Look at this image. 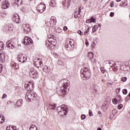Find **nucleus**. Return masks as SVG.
<instances>
[{
  "mask_svg": "<svg viewBox=\"0 0 130 130\" xmlns=\"http://www.w3.org/2000/svg\"><path fill=\"white\" fill-rule=\"evenodd\" d=\"M48 38L49 40L46 41L45 45L50 49H53L56 45V38L53 35L48 36Z\"/></svg>",
  "mask_w": 130,
  "mask_h": 130,
  "instance_id": "obj_1",
  "label": "nucleus"
},
{
  "mask_svg": "<svg viewBox=\"0 0 130 130\" xmlns=\"http://www.w3.org/2000/svg\"><path fill=\"white\" fill-rule=\"evenodd\" d=\"M81 78H83V80L90 79L91 77V71L89 68L84 67L81 69Z\"/></svg>",
  "mask_w": 130,
  "mask_h": 130,
  "instance_id": "obj_2",
  "label": "nucleus"
},
{
  "mask_svg": "<svg viewBox=\"0 0 130 130\" xmlns=\"http://www.w3.org/2000/svg\"><path fill=\"white\" fill-rule=\"evenodd\" d=\"M63 84V89H61L62 95L66 96L68 94L69 91V86H70V81L68 80L63 79L61 81Z\"/></svg>",
  "mask_w": 130,
  "mask_h": 130,
  "instance_id": "obj_3",
  "label": "nucleus"
},
{
  "mask_svg": "<svg viewBox=\"0 0 130 130\" xmlns=\"http://www.w3.org/2000/svg\"><path fill=\"white\" fill-rule=\"evenodd\" d=\"M36 96L37 94L34 91H28L26 92L25 99L28 102H30L31 100H34V98H36Z\"/></svg>",
  "mask_w": 130,
  "mask_h": 130,
  "instance_id": "obj_4",
  "label": "nucleus"
},
{
  "mask_svg": "<svg viewBox=\"0 0 130 130\" xmlns=\"http://www.w3.org/2000/svg\"><path fill=\"white\" fill-rule=\"evenodd\" d=\"M114 68L116 70H121L122 71H126V65L120 62L118 65L117 63L114 64Z\"/></svg>",
  "mask_w": 130,
  "mask_h": 130,
  "instance_id": "obj_5",
  "label": "nucleus"
},
{
  "mask_svg": "<svg viewBox=\"0 0 130 130\" xmlns=\"http://www.w3.org/2000/svg\"><path fill=\"white\" fill-rule=\"evenodd\" d=\"M29 76L32 79H37L38 78V72L34 69L32 68L29 71Z\"/></svg>",
  "mask_w": 130,
  "mask_h": 130,
  "instance_id": "obj_6",
  "label": "nucleus"
},
{
  "mask_svg": "<svg viewBox=\"0 0 130 130\" xmlns=\"http://www.w3.org/2000/svg\"><path fill=\"white\" fill-rule=\"evenodd\" d=\"M17 59L18 61L23 63L25 62V61H27V57L26 56V55L20 53L18 54L17 56Z\"/></svg>",
  "mask_w": 130,
  "mask_h": 130,
  "instance_id": "obj_7",
  "label": "nucleus"
},
{
  "mask_svg": "<svg viewBox=\"0 0 130 130\" xmlns=\"http://www.w3.org/2000/svg\"><path fill=\"white\" fill-rule=\"evenodd\" d=\"M34 66L37 67V68L43 67V63H42V61H41V59L38 58H36L34 60Z\"/></svg>",
  "mask_w": 130,
  "mask_h": 130,
  "instance_id": "obj_8",
  "label": "nucleus"
},
{
  "mask_svg": "<svg viewBox=\"0 0 130 130\" xmlns=\"http://www.w3.org/2000/svg\"><path fill=\"white\" fill-rule=\"evenodd\" d=\"M24 87L27 91H32L33 88H34V83L32 81H29L28 84L24 85Z\"/></svg>",
  "mask_w": 130,
  "mask_h": 130,
  "instance_id": "obj_9",
  "label": "nucleus"
},
{
  "mask_svg": "<svg viewBox=\"0 0 130 130\" xmlns=\"http://www.w3.org/2000/svg\"><path fill=\"white\" fill-rule=\"evenodd\" d=\"M57 111H60V112H69V109L68 107L64 105H62V106H60L57 108Z\"/></svg>",
  "mask_w": 130,
  "mask_h": 130,
  "instance_id": "obj_10",
  "label": "nucleus"
},
{
  "mask_svg": "<svg viewBox=\"0 0 130 130\" xmlns=\"http://www.w3.org/2000/svg\"><path fill=\"white\" fill-rule=\"evenodd\" d=\"M45 9H46L45 5L41 3L37 8V11L39 12V13H43V12L45 11Z\"/></svg>",
  "mask_w": 130,
  "mask_h": 130,
  "instance_id": "obj_11",
  "label": "nucleus"
},
{
  "mask_svg": "<svg viewBox=\"0 0 130 130\" xmlns=\"http://www.w3.org/2000/svg\"><path fill=\"white\" fill-rule=\"evenodd\" d=\"M23 44L24 45H30V44H33V41H32V39L26 37L24 38Z\"/></svg>",
  "mask_w": 130,
  "mask_h": 130,
  "instance_id": "obj_12",
  "label": "nucleus"
},
{
  "mask_svg": "<svg viewBox=\"0 0 130 130\" xmlns=\"http://www.w3.org/2000/svg\"><path fill=\"white\" fill-rule=\"evenodd\" d=\"M56 22V20H55V17L52 16L50 18V23H49L48 22H45V25L46 26H47V27H49L50 25H55V23Z\"/></svg>",
  "mask_w": 130,
  "mask_h": 130,
  "instance_id": "obj_13",
  "label": "nucleus"
},
{
  "mask_svg": "<svg viewBox=\"0 0 130 130\" xmlns=\"http://www.w3.org/2000/svg\"><path fill=\"white\" fill-rule=\"evenodd\" d=\"M21 5H23V0H15L14 2L12 3V6L15 8H18Z\"/></svg>",
  "mask_w": 130,
  "mask_h": 130,
  "instance_id": "obj_14",
  "label": "nucleus"
},
{
  "mask_svg": "<svg viewBox=\"0 0 130 130\" xmlns=\"http://www.w3.org/2000/svg\"><path fill=\"white\" fill-rule=\"evenodd\" d=\"M10 7V3H9V1H5L2 3V9L3 10H6V9H8Z\"/></svg>",
  "mask_w": 130,
  "mask_h": 130,
  "instance_id": "obj_15",
  "label": "nucleus"
},
{
  "mask_svg": "<svg viewBox=\"0 0 130 130\" xmlns=\"http://www.w3.org/2000/svg\"><path fill=\"white\" fill-rule=\"evenodd\" d=\"M88 57L92 62H93L94 63L96 62V60L95 59V58H94V53L92 52H89L88 53Z\"/></svg>",
  "mask_w": 130,
  "mask_h": 130,
  "instance_id": "obj_16",
  "label": "nucleus"
},
{
  "mask_svg": "<svg viewBox=\"0 0 130 130\" xmlns=\"http://www.w3.org/2000/svg\"><path fill=\"white\" fill-rule=\"evenodd\" d=\"M13 20V21H15L17 24H19V23L21 22L20 16H19V15H18V14H14Z\"/></svg>",
  "mask_w": 130,
  "mask_h": 130,
  "instance_id": "obj_17",
  "label": "nucleus"
},
{
  "mask_svg": "<svg viewBox=\"0 0 130 130\" xmlns=\"http://www.w3.org/2000/svg\"><path fill=\"white\" fill-rule=\"evenodd\" d=\"M23 28L25 33H28V32H30V30H31V28H30V25H29V24L23 25Z\"/></svg>",
  "mask_w": 130,
  "mask_h": 130,
  "instance_id": "obj_18",
  "label": "nucleus"
},
{
  "mask_svg": "<svg viewBox=\"0 0 130 130\" xmlns=\"http://www.w3.org/2000/svg\"><path fill=\"white\" fill-rule=\"evenodd\" d=\"M70 3H71L70 0H64L62 3L63 7L64 8H66L67 9H68V8L70 7Z\"/></svg>",
  "mask_w": 130,
  "mask_h": 130,
  "instance_id": "obj_19",
  "label": "nucleus"
},
{
  "mask_svg": "<svg viewBox=\"0 0 130 130\" xmlns=\"http://www.w3.org/2000/svg\"><path fill=\"white\" fill-rule=\"evenodd\" d=\"M5 60H6V55L4 52H2L0 53V61L4 62Z\"/></svg>",
  "mask_w": 130,
  "mask_h": 130,
  "instance_id": "obj_20",
  "label": "nucleus"
},
{
  "mask_svg": "<svg viewBox=\"0 0 130 130\" xmlns=\"http://www.w3.org/2000/svg\"><path fill=\"white\" fill-rule=\"evenodd\" d=\"M6 46L9 48H11V49L15 48V45H14V44L12 43V41H8V42H7Z\"/></svg>",
  "mask_w": 130,
  "mask_h": 130,
  "instance_id": "obj_21",
  "label": "nucleus"
},
{
  "mask_svg": "<svg viewBox=\"0 0 130 130\" xmlns=\"http://www.w3.org/2000/svg\"><path fill=\"white\" fill-rule=\"evenodd\" d=\"M86 24H89L90 23H96V18H94V17H91L90 19L86 20Z\"/></svg>",
  "mask_w": 130,
  "mask_h": 130,
  "instance_id": "obj_22",
  "label": "nucleus"
},
{
  "mask_svg": "<svg viewBox=\"0 0 130 130\" xmlns=\"http://www.w3.org/2000/svg\"><path fill=\"white\" fill-rule=\"evenodd\" d=\"M58 114L61 117H63L64 115H68V113H69V112L65 111L64 112H60L59 111H57Z\"/></svg>",
  "mask_w": 130,
  "mask_h": 130,
  "instance_id": "obj_23",
  "label": "nucleus"
},
{
  "mask_svg": "<svg viewBox=\"0 0 130 130\" xmlns=\"http://www.w3.org/2000/svg\"><path fill=\"white\" fill-rule=\"evenodd\" d=\"M69 45L72 48H74V47H75V41L71 39L70 41H69Z\"/></svg>",
  "mask_w": 130,
  "mask_h": 130,
  "instance_id": "obj_24",
  "label": "nucleus"
},
{
  "mask_svg": "<svg viewBox=\"0 0 130 130\" xmlns=\"http://www.w3.org/2000/svg\"><path fill=\"white\" fill-rule=\"evenodd\" d=\"M22 104H23V100H18L16 103V105L17 106H18V107H20L22 106Z\"/></svg>",
  "mask_w": 130,
  "mask_h": 130,
  "instance_id": "obj_25",
  "label": "nucleus"
},
{
  "mask_svg": "<svg viewBox=\"0 0 130 130\" xmlns=\"http://www.w3.org/2000/svg\"><path fill=\"white\" fill-rule=\"evenodd\" d=\"M57 64H58V66H61V67H64L66 66V63H64V62L61 60L57 61Z\"/></svg>",
  "mask_w": 130,
  "mask_h": 130,
  "instance_id": "obj_26",
  "label": "nucleus"
},
{
  "mask_svg": "<svg viewBox=\"0 0 130 130\" xmlns=\"http://www.w3.org/2000/svg\"><path fill=\"white\" fill-rule=\"evenodd\" d=\"M13 29H14V25L13 24L8 25V30L9 31V32H12Z\"/></svg>",
  "mask_w": 130,
  "mask_h": 130,
  "instance_id": "obj_27",
  "label": "nucleus"
},
{
  "mask_svg": "<svg viewBox=\"0 0 130 130\" xmlns=\"http://www.w3.org/2000/svg\"><path fill=\"white\" fill-rule=\"evenodd\" d=\"M43 71H44V72H46V73H50V67L46 66L44 68Z\"/></svg>",
  "mask_w": 130,
  "mask_h": 130,
  "instance_id": "obj_28",
  "label": "nucleus"
},
{
  "mask_svg": "<svg viewBox=\"0 0 130 130\" xmlns=\"http://www.w3.org/2000/svg\"><path fill=\"white\" fill-rule=\"evenodd\" d=\"M128 6L127 4V2L126 1H124V2H122L121 4H120V7H126Z\"/></svg>",
  "mask_w": 130,
  "mask_h": 130,
  "instance_id": "obj_29",
  "label": "nucleus"
},
{
  "mask_svg": "<svg viewBox=\"0 0 130 130\" xmlns=\"http://www.w3.org/2000/svg\"><path fill=\"white\" fill-rule=\"evenodd\" d=\"M12 66L13 68H15L16 70H17V69H18V68H19V65L18 64L15 63V62H12Z\"/></svg>",
  "mask_w": 130,
  "mask_h": 130,
  "instance_id": "obj_30",
  "label": "nucleus"
},
{
  "mask_svg": "<svg viewBox=\"0 0 130 130\" xmlns=\"http://www.w3.org/2000/svg\"><path fill=\"white\" fill-rule=\"evenodd\" d=\"M49 108L50 109H52V110H54V109L55 108V104H50L49 105Z\"/></svg>",
  "mask_w": 130,
  "mask_h": 130,
  "instance_id": "obj_31",
  "label": "nucleus"
},
{
  "mask_svg": "<svg viewBox=\"0 0 130 130\" xmlns=\"http://www.w3.org/2000/svg\"><path fill=\"white\" fill-rule=\"evenodd\" d=\"M112 103L113 104H114L115 105H116V104H117V103H118V100H117V99L116 98H113L112 100Z\"/></svg>",
  "mask_w": 130,
  "mask_h": 130,
  "instance_id": "obj_32",
  "label": "nucleus"
},
{
  "mask_svg": "<svg viewBox=\"0 0 130 130\" xmlns=\"http://www.w3.org/2000/svg\"><path fill=\"white\" fill-rule=\"evenodd\" d=\"M55 1L54 0H52L50 3V7H54L55 6Z\"/></svg>",
  "mask_w": 130,
  "mask_h": 130,
  "instance_id": "obj_33",
  "label": "nucleus"
},
{
  "mask_svg": "<svg viewBox=\"0 0 130 130\" xmlns=\"http://www.w3.org/2000/svg\"><path fill=\"white\" fill-rule=\"evenodd\" d=\"M74 15H77V17H78V18H81V13H79L78 11H75Z\"/></svg>",
  "mask_w": 130,
  "mask_h": 130,
  "instance_id": "obj_34",
  "label": "nucleus"
},
{
  "mask_svg": "<svg viewBox=\"0 0 130 130\" xmlns=\"http://www.w3.org/2000/svg\"><path fill=\"white\" fill-rule=\"evenodd\" d=\"M98 28V26L97 25H94L93 28H92V32L93 33H95V31H97V28Z\"/></svg>",
  "mask_w": 130,
  "mask_h": 130,
  "instance_id": "obj_35",
  "label": "nucleus"
},
{
  "mask_svg": "<svg viewBox=\"0 0 130 130\" xmlns=\"http://www.w3.org/2000/svg\"><path fill=\"white\" fill-rule=\"evenodd\" d=\"M30 130H37V127H36V126L35 125H32L30 126Z\"/></svg>",
  "mask_w": 130,
  "mask_h": 130,
  "instance_id": "obj_36",
  "label": "nucleus"
},
{
  "mask_svg": "<svg viewBox=\"0 0 130 130\" xmlns=\"http://www.w3.org/2000/svg\"><path fill=\"white\" fill-rule=\"evenodd\" d=\"M91 46L92 49H94V48H95V47L96 46V43L94 41L92 42Z\"/></svg>",
  "mask_w": 130,
  "mask_h": 130,
  "instance_id": "obj_37",
  "label": "nucleus"
},
{
  "mask_svg": "<svg viewBox=\"0 0 130 130\" xmlns=\"http://www.w3.org/2000/svg\"><path fill=\"white\" fill-rule=\"evenodd\" d=\"M4 50V43L0 42V50Z\"/></svg>",
  "mask_w": 130,
  "mask_h": 130,
  "instance_id": "obj_38",
  "label": "nucleus"
},
{
  "mask_svg": "<svg viewBox=\"0 0 130 130\" xmlns=\"http://www.w3.org/2000/svg\"><path fill=\"white\" fill-rule=\"evenodd\" d=\"M1 118V120L2 121L1 122V123H3L4 122H5V117H4V116H3V115H0V119Z\"/></svg>",
  "mask_w": 130,
  "mask_h": 130,
  "instance_id": "obj_39",
  "label": "nucleus"
},
{
  "mask_svg": "<svg viewBox=\"0 0 130 130\" xmlns=\"http://www.w3.org/2000/svg\"><path fill=\"white\" fill-rule=\"evenodd\" d=\"M122 93L124 95H126L127 94V89L124 88L122 90Z\"/></svg>",
  "mask_w": 130,
  "mask_h": 130,
  "instance_id": "obj_40",
  "label": "nucleus"
},
{
  "mask_svg": "<svg viewBox=\"0 0 130 130\" xmlns=\"http://www.w3.org/2000/svg\"><path fill=\"white\" fill-rule=\"evenodd\" d=\"M121 81L122 82H126V81H127V78H126V77H122Z\"/></svg>",
  "mask_w": 130,
  "mask_h": 130,
  "instance_id": "obj_41",
  "label": "nucleus"
},
{
  "mask_svg": "<svg viewBox=\"0 0 130 130\" xmlns=\"http://www.w3.org/2000/svg\"><path fill=\"white\" fill-rule=\"evenodd\" d=\"M89 30H90V28L88 27L84 32V35L86 36L87 34H88V32H89Z\"/></svg>",
  "mask_w": 130,
  "mask_h": 130,
  "instance_id": "obj_42",
  "label": "nucleus"
},
{
  "mask_svg": "<svg viewBox=\"0 0 130 130\" xmlns=\"http://www.w3.org/2000/svg\"><path fill=\"white\" fill-rule=\"evenodd\" d=\"M91 89H92L93 94H95L96 93L97 89H96V88H95V87H93V88H91Z\"/></svg>",
  "mask_w": 130,
  "mask_h": 130,
  "instance_id": "obj_43",
  "label": "nucleus"
},
{
  "mask_svg": "<svg viewBox=\"0 0 130 130\" xmlns=\"http://www.w3.org/2000/svg\"><path fill=\"white\" fill-rule=\"evenodd\" d=\"M105 69H104V68L103 67H101V72L102 73V74H104L105 73Z\"/></svg>",
  "mask_w": 130,
  "mask_h": 130,
  "instance_id": "obj_44",
  "label": "nucleus"
},
{
  "mask_svg": "<svg viewBox=\"0 0 130 130\" xmlns=\"http://www.w3.org/2000/svg\"><path fill=\"white\" fill-rule=\"evenodd\" d=\"M81 12H82V6H79L78 7L79 14H81Z\"/></svg>",
  "mask_w": 130,
  "mask_h": 130,
  "instance_id": "obj_45",
  "label": "nucleus"
},
{
  "mask_svg": "<svg viewBox=\"0 0 130 130\" xmlns=\"http://www.w3.org/2000/svg\"><path fill=\"white\" fill-rule=\"evenodd\" d=\"M82 120H84V119H86V115L83 114L81 116Z\"/></svg>",
  "mask_w": 130,
  "mask_h": 130,
  "instance_id": "obj_46",
  "label": "nucleus"
},
{
  "mask_svg": "<svg viewBox=\"0 0 130 130\" xmlns=\"http://www.w3.org/2000/svg\"><path fill=\"white\" fill-rule=\"evenodd\" d=\"M123 107V105L120 104V105H118V106H117L118 109L120 110V109H121V108H122Z\"/></svg>",
  "mask_w": 130,
  "mask_h": 130,
  "instance_id": "obj_47",
  "label": "nucleus"
},
{
  "mask_svg": "<svg viewBox=\"0 0 130 130\" xmlns=\"http://www.w3.org/2000/svg\"><path fill=\"white\" fill-rule=\"evenodd\" d=\"M112 113H113V115H115V114H116V113H117V110H113L112 111Z\"/></svg>",
  "mask_w": 130,
  "mask_h": 130,
  "instance_id": "obj_48",
  "label": "nucleus"
},
{
  "mask_svg": "<svg viewBox=\"0 0 130 130\" xmlns=\"http://www.w3.org/2000/svg\"><path fill=\"white\" fill-rule=\"evenodd\" d=\"M89 116H93V113H92L91 110H89Z\"/></svg>",
  "mask_w": 130,
  "mask_h": 130,
  "instance_id": "obj_49",
  "label": "nucleus"
},
{
  "mask_svg": "<svg viewBox=\"0 0 130 130\" xmlns=\"http://www.w3.org/2000/svg\"><path fill=\"white\" fill-rule=\"evenodd\" d=\"M78 34L80 35L81 36H83V34H84L83 33V32H82V31H81V30H79L78 31Z\"/></svg>",
  "mask_w": 130,
  "mask_h": 130,
  "instance_id": "obj_50",
  "label": "nucleus"
},
{
  "mask_svg": "<svg viewBox=\"0 0 130 130\" xmlns=\"http://www.w3.org/2000/svg\"><path fill=\"white\" fill-rule=\"evenodd\" d=\"M7 95L6 93H4L2 98V99H5V98H7Z\"/></svg>",
  "mask_w": 130,
  "mask_h": 130,
  "instance_id": "obj_51",
  "label": "nucleus"
},
{
  "mask_svg": "<svg viewBox=\"0 0 130 130\" xmlns=\"http://www.w3.org/2000/svg\"><path fill=\"white\" fill-rule=\"evenodd\" d=\"M12 126H8L7 127H6V130H12Z\"/></svg>",
  "mask_w": 130,
  "mask_h": 130,
  "instance_id": "obj_52",
  "label": "nucleus"
},
{
  "mask_svg": "<svg viewBox=\"0 0 130 130\" xmlns=\"http://www.w3.org/2000/svg\"><path fill=\"white\" fill-rule=\"evenodd\" d=\"M3 71V65L2 64H0V73H2Z\"/></svg>",
  "mask_w": 130,
  "mask_h": 130,
  "instance_id": "obj_53",
  "label": "nucleus"
},
{
  "mask_svg": "<svg viewBox=\"0 0 130 130\" xmlns=\"http://www.w3.org/2000/svg\"><path fill=\"white\" fill-rule=\"evenodd\" d=\"M116 91L117 93H119V92L120 91V88H117Z\"/></svg>",
  "mask_w": 130,
  "mask_h": 130,
  "instance_id": "obj_54",
  "label": "nucleus"
},
{
  "mask_svg": "<svg viewBox=\"0 0 130 130\" xmlns=\"http://www.w3.org/2000/svg\"><path fill=\"white\" fill-rule=\"evenodd\" d=\"M110 17H114V13L113 12H111L110 13Z\"/></svg>",
  "mask_w": 130,
  "mask_h": 130,
  "instance_id": "obj_55",
  "label": "nucleus"
},
{
  "mask_svg": "<svg viewBox=\"0 0 130 130\" xmlns=\"http://www.w3.org/2000/svg\"><path fill=\"white\" fill-rule=\"evenodd\" d=\"M85 45H86V46H88V45H89V42H88L87 40L85 41Z\"/></svg>",
  "mask_w": 130,
  "mask_h": 130,
  "instance_id": "obj_56",
  "label": "nucleus"
},
{
  "mask_svg": "<svg viewBox=\"0 0 130 130\" xmlns=\"http://www.w3.org/2000/svg\"><path fill=\"white\" fill-rule=\"evenodd\" d=\"M113 84V82H112V83H107V85H108V86L109 87H110V86H112Z\"/></svg>",
  "mask_w": 130,
  "mask_h": 130,
  "instance_id": "obj_57",
  "label": "nucleus"
},
{
  "mask_svg": "<svg viewBox=\"0 0 130 130\" xmlns=\"http://www.w3.org/2000/svg\"><path fill=\"white\" fill-rule=\"evenodd\" d=\"M113 6H114V3L112 2L110 4L111 8H113Z\"/></svg>",
  "mask_w": 130,
  "mask_h": 130,
  "instance_id": "obj_58",
  "label": "nucleus"
},
{
  "mask_svg": "<svg viewBox=\"0 0 130 130\" xmlns=\"http://www.w3.org/2000/svg\"><path fill=\"white\" fill-rule=\"evenodd\" d=\"M65 47H66V48H68L69 47H70V45L66 43V45H65Z\"/></svg>",
  "mask_w": 130,
  "mask_h": 130,
  "instance_id": "obj_59",
  "label": "nucleus"
},
{
  "mask_svg": "<svg viewBox=\"0 0 130 130\" xmlns=\"http://www.w3.org/2000/svg\"><path fill=\"white\" fill-rule=\"evenodd\" d=\"M63 29L64 31H67V30H68V27H67L66 26H64Z\"/></svg>",
  "mask_w": 130,
  "mask_h": 130,
  "instance_id": "obj_60",
  "label": "nucleus"
},
{
  "mask_svg": "<svg viewBox=\"0 0 130 130\" xmlns=\"http://www.w3.org/2000/svg\"><path fill=\"white\" fill-rule=\"evenodd\" d=\"M7 104H8V105L11 104V102L10 101H8Z\"/></svg>",
  "mask_w": 130,
  "mask_h": 130,
  "instance_id": "obj_61",
  "label": "nucleus"
},
{
  "mask_svg": "<svg viewBox=\"0 0 130 130\" xmlns=\"http://www.w3.org/2000/svg\"><path fill=\"white\" fill-rule=\"evenodd\" d=\"M98 26H99V28H101L102 25H101V23L99 24Z\"/></svg>",
  "mask_w": 130,
  "mask_h": 130,
  "instance_id": "obj_62",
  "label": "nucleus"
},
{
  "mask_svg": "<svg viewBox=\"0 0 130 130\" xmlns=\"http://www.w3.org/2000/svg\"><path fill=\"white\" fill-rule=\"evenodd\" d=\"M98 113V114H101V111H99Z\"/></svg>",
  "mask_w": 130,
  "mask_h": 130,
  "instance_id": "obj_63",
  "label": "nucleus"
},
{
  "mask_svg": "<svg viewBox=\"0 0 130 130\" xmlns=\"http://www.w3.org/2000/svg\"><path fill=\"white\" fill-rule=\"evenodd\" d=\"M97 130H102V129L101 127H99L97 128Z\"/></svg>",
  "mask_w": 130,
  "mask_h": 130,
  "instance_id": "obj_64",
  "label": "nucleus"
}]
</instances>
